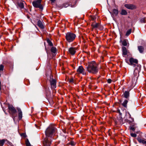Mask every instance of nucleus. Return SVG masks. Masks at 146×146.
<instances>
[{"mask_svg": "<svg viewBox=\"0 0 146 146\" xmlns=\"http://www.w3.org/2000/svg\"><path fill=\"white\" fill-rule=\"evenodd\" d=\"M56 131V128L53 125H50L45 131V138L53 139L55 132Z\"/></svg>", "mask_w": 146, "mask_h": 146, "instance_id": "1", "label": "nucleus"}, {"mask_svg": "<svg viewBox=\"0 0 146 146\" xmlns=\"http://www.w3.org/2000/svg\"><path fill=\"white\" fill-rule=\"evenodd\" d=\"M87 70L90 73L96 74L98 71V65L96 62L94 61L88 62Z\"/></svg>", "mask_w": 146, "mask_h": 146, "instance_id": "2", "label": "nucleus"}, {"mask_svg": "<svg viewBox=\"0 0 146 146\" xmlns=\"http://www.w3.org/2000/svg\"><path fill=\"white\" fill-rule=\"evenodd\" d=\"M8 111L14 120H15L17 115V110L12 105H8Z\"/></svg>", "mask_w": 146, "mask_h": 146, "instance_id": "3", "label": "nucleus"}, {"mask_svg": "<svg viewBox=\"0 0 146 146\" xmlns=\"http://www.w3.org/2000/svg\"><path fill=\"white\" fill-rule=\"evenodd\" d=\"M41 0H35L33 2L32 4L34 7L38 8L40 9H42L43 7L41 3Z\"/></svg>", "mask_w": 146, "mask_h": 146, "instance_id": "4", "label": "nucleus"}, {"mask_svg": "<svg viewBox=\"0 0 146 146\" xmlns=\"http://www.w3.org/2000/svg\"><path fill=\"white\" fill-rule=\"evenodd\" d=\"M53 139L45 138L42 142L43 146H51Z\"/></svg>", "mask_w": 146, "mask_h": 146, "instance_id": "5", "label": "nucleus"}, {"mask_svg": "<svg viewBox=\"0 0 146 146\" xmlns=\"http://www.w3.org/2000/svg\"><path fill=\"white\" fill-rule=\"evenodd\" d=\"M51 76H50V79L49 80L51 86V88L54 89L56 88V80L52 78Z\"/></svg>", "mask_w": 146, "mask_h": 146, "instance_id": "6", "label": "nucleus"}, {"mask_svg": "<svg viewBox=\"0 0 146 146\" xmlns=\"http://www.w3.org/2000/svg\"><path fill=\"white\" fill-rule=\"evenodd\" d=\"M77 72L78 74H81L83 75H85L86 74L85 69L82 66H80L78 67L77 70Z\"/></svg>", "mask_w": 146, "mask_h": 146, "instance_id": "7", "label": "nucleus"}, {"mask_svg": "<svg viewBox=\"0 0 146 146\" xmlns=\"http://www.w3.org/2000/svg\"><path fill=\"white\" fill-rule=\"evenodd\" d=\"M129 61L130 63V65L135 67L136 66V64H138V60L135 59H134L133 58H131L129 59Z\"/></svg>", "mask_w": 146, "mask_h": 146, "instance_id": "8", "label": "nucleus"}, {"mask_svg": "<svg viewBox=\"0 0 146 146\" xmlns=\"http://www.w3.org/2000/svg\"><path fill=\"white\" fill-rule=\"evenodd\" d=\"M137 139L139 143L143 144H145V146H146V139L138 137Z\"/></svg>", "mask_w": 146, "mask_h": 146, "instance_id": "9", "label": "nucleus"}, {"mask_svg": "<svg viewBox=\"0 0 146 146\" xmlns=\"http://www.w3.org/2000/svg\"><path fill=\"white\" fill-rule=\"evenodd\" d=\"M18 111V118L19 120H21L22 117L23 113L22 112L20 108H17Z\"/></svg>", "mask_w": 146, "mask_h": 146, "instance_id": "10", "label": "nucleus"}, {"mask_svg": "<svg viewBox=\"0 0 146 146\" xmlns=\"http://www.w3.org/2000/svg\"><path fill=\"white\" fill-rule=\"evenodd\" d=\"M76 48H75L70 47L68 50L69 53L72 55H74L76 52Z\"/></svg>", "mask_w": 146, "mask_h": 146, "instance_id": "11", "label": "nucleus"}, {"mask_svg": "<svg viewBox=\"0 0 146 146\" xmlns=\"http://www.w3.org/2000/svg\"><path fill=\"white\" fill-rule=\"evenodd\" d=\"M125 7L127 8L130 9H133L135 8V6L130 4H126L125 5Z\"/></svg>", "mask_w": 146, "mask_h": 146, "instance_id": "12", "label": "nucleus"}, {"mask_svg": "<svg viewBox=\"0 0 146 146\" xmlns=\"http://www.w3.org/2000/svg\"><path fill=\"white\" fill-rule=\"evenodd\" d=\"M122 50L123 55V56L127 55V51L126 48L125 47H122Z\"/></svg>", "mask_w": 146, "mask_h": 146, "instance_id": "13", "label": "nucleus"}, {"mask_svg": "<svg viewBox=\"0 0 146 146\" xmlns=\"http://www.w3.org/2000/svg\"><path fill=\"white\" fill-rule=\"evenodd\" d=\"M120 42H121L123 46H126L127 45L128 41L126 39H124L122 40L121 39L120 40Z\"/></svg>", "mask_w": 146, "mask_h": 146, "instance_id": "14", "label": "nucleus"}, {"mask_svg": "<svg viewBox=\"0 0 146 146\" xmlns=\"http://www.w3.org/2000/svg\"><path fill=\"white\" fill-rule=\"evenodd\" d=\"M37 25L41 29H43L44 28V26L41 21L39 20L38 21Z\"/></svg>", "mask_w": 146, "mask_h": 146, "instance_id": "15", "label": "nucleus"}, {"mask_svg": "<svg viewBox=\"0 0 146 146\" xmlns=\"http://www.w3.org/2000/svg\"><path fill=\"white\" fill-rule=\"evenodd\" d=\"M24 3H25V2L23 1H20L18 2V5L20 8L21 9H23L24 8Z\"/></svg>", "mask_w": 146, "mask_h": 146, "instance_id": "16", "label": "nucleus"}, {"mask_svg": "<svg viewBox=\"0 0 146 146\" xmlns=\"http://www.w3.org/2000/svg\"><path fill=\"white\" fill-rule=\"evenodd\" d=\"M138 49L140 53H143L144 52V47L141 46H138Z\"/></svg>", "mask_w": 146, "mask_h": 146, "instance_id": "17", "label": "nucleus"}, {"mask_svg": "<svg viewBox=\"0 0 146 146\" xmlns=\"http://www.w3.org/2000/svg\"><path fill=\"white\" fill-rule=\"evenodd\" d=\"M92 26L93 28H98L100 26V23H93L92 25Z\"/></svg>", "mask_w": 146, "mask_h": 146, "instance_id": "18", "label": "nucleus"}, {"mask_svg": "<svg viewBox=\"0 0 146 146\" xmlns=\"http://www.w3.org/2000/svg\"><path fill=\"white\" fill-rule=\"evenodd\" d=\"M124 97L126 98H128L129 96V93L128 91H125L123 94Z\"/></svg>", "mask_w": 146, "mask_h": 146, "instance_id": "19", "label": "nucleus"}, {"mask_svg": "<svg viewBox=\"0 0 146 146\" xmlns=\"http://www.w3.org/2000/svg\"><path fill=\"white\" fill-rule=\"evenodd\" d=\"M65 36H76V35L72 33L69 32L66 34Z\"/></svg>", "mask_w": 146, "mask_h": 146, "instance_id": "20", "label": "nucleus"}, {"mask_svg": "<svg viewBox=\"0 0 146 146\" xmlns=\"http://www.w3.org/2000/svg\"><path fill=\"white\" fill-rule=\"evenodd\" d=\"M128 102V100H125L121 104L124 107L127 108V104Z\"/></svg>", "mask_w": 146, "mask_h": 146, "instance_id": "21", "label": "nucleus"}, {"mask_svg": "<svg viewBox=\"0 0 146 146\" xmlns=\"http://www.w3.org/2000/svg\"><path fill=\"white\" fill-rule=\"evenodd\" d=\"M46 41L48 44V45L51 47L53 46V45L51 40L49 38L46 39Z\"/></svg>", "mask_w": 146, "mask_h": 146, "instance_id": "22", "label": "nucleus"}, {"mask_svg": "<svg viewBox=\"0 0 146 146\" xmlns=\"http://www.w3.org/2000/svg\"><path fill=\"white\" fill-rule=\"evenodd\" d=\"M75 37H66V40L69 42L72 41Z\"/></svg>", "mask_w": 146, "mask_h": 146, "instance_id": "23", "label": "nucleus"}, {"mask_svg": "<svg viewBox=\"0 0 146 146\" xmlns=\"http://www.w3.org/2000/svg\"><path fill=\"white\" fill-rule=\"evenodd\" d=\"M6 141H7V139H6L0 140V145L1 146H3L4 145L5 142Z\"/></svg>", "mask_w": 146, "mask_h": 146, "instance_id": "24", "label": "nucleus"}, {"mask_svg": "<svg viewBox=\"0 0 146 146\" xmlns=\"http://www.w3.org/2000/svg\"><path fill=\"white\" fill-rule=\"evenodd\" d=\"M51 51L52 53L55 54L56 53V49L55 47L52 46Z\"/></svg>", "mask_w": 146, "mask_h": 146, "instance_id": "25", "label": "nucleus"}, {"mask_svg": "<svg viewBox=\"0 0 146 146\" xmlns=\"http://www.w3.org/2000/svg\"><path fill=\"white\" fill-rule=\"evenodd\" d=\"M120 13L122 15H126L127 14V12L125 10L122 9L121 10Z\"/></svg>", "mask_w": 146, "mask_h": 146, "instance_id": "26", "label": "nucleus"}, {"mask_svg": "<svg viewBox=\"0 0 146 146\" xmlns=\"http://www.w3.org/2000/svg\"><path fill=\"white\" fill-rule=\"evenodd\" d=\"M132 31L131 29H130L128 30L125 34V35L126 36H128L131 33Z\"/></svg>", "mask_w": 146, "mask_h": 146, "instance_id": "27", "label": "nucleus"}, {"mask_svg": "<svg viewBox=\"0 0 146 146\" xmlns=\"http://www.w3.org/2000/svg\"><path fill=\"white\" fill-rule=\"evenodd\" d=\"M113 13L115 15H117L118 13V11L117 10L114 9L113 11Z\"/></svg>", "mask_w": 146, "mask_h": 146, "instance_id": "28", "label": "nucleus"}, {"mask_svg": "<svg viewBox=\"0 0 146 146\" xmlns=\"http://www.w3.org/2000/svg\"><path fill=\"white\" fill-rule=\"evenodd\" d=\"M25 144L26 146H31V145L28 140L27 139L25 141Z\"/></svg>", "mask_w": 146, "mask_h": 146, "instance_id": "29", "label": "nucleus"}, {"mask_svg": "<svg viewBox=\"0 0 146 146\" xmlns=\"http://www.w3.org/2000/svg\"><path fill=\"white\" fill-rule=\"evenodd\" d=\"M69 144H70L71 145L74 146L76 144V143L74 142L73 141H71L69 143Z\"/></svg>", "mask_w": 146, "mask_h": 146, "instance_id": "30", "label": "nucleus"}, {"mask_svg": "<svg viewBox=\"0 0 146 146\" xmlns=\"http://www.w3.org/2000/svg\"><path fill=\"white\" fill-rule=\"evenodd\" d=\"M134 74H135L134 73ZM137 78V76L134 75V76L133 77L132 80V82H134Z\"/></svg>", "mask_w": 146, "mask_h": 146, "instance_id": "31", "label": "nucleus"}, {"mask_svg": "<svg viewBox=\"0 0 146 146\" xmlns=\"http://www.w3.org/2000/svg\"><path fill=\"white\" fill-rule=\"evenodd\" d=\"M4 68V66L2 64L0 65V71H3Z\"/></svg>", "mask_w": 146, "mask_h": 146, "instance_id": "32", "label": "nucleus"}, {"mask_svg": "<svg viewBox=\"0 0 146 146\" xmlns=\"http://www.w3.org/2000/svg\"><path fill=\"white\" fill-rule=\"evenodd\" d=\"M131 135L132 137H136L137 136L136 134L135 133H131Z\"/></svg>", "mask_w": 146, "mask_h": 146, "instance_id": "33", "label": "nucleus"}, {"mask_svg": "<svg viewBox=\"0 0 146 146\" xmlns=\"http://www.w3.org/2000/svg\"><path fill=\"white\" fill-rule=\"evenodd\" d=\"M98 28L100 30H102L103 29V27L100 24V26L98 27Z\"/></svg>", "mask_w": 146, "mask_h": 146, "instance_id": "34", "label": "nucleus"}, {"mask_svg": "<svg viewBox=\"0 0 146 146\" xmlns=\"http://www.w3.org/2000/svg\"><path fill=\"white\" fill-rule=\"evenodd\" d=\"M130 129L133 131H134L135 130V128L133 126H130Z\"/></svg>", "mask_w": 146, "mask_h": 146, "instance_id": "35", "label": "nucleus"}, {"mask_svg": "<svg viewBox=\"0 0 146 146\" xmlns=\"http://www.w3.org/2000/svg\"><path fill=\"white\" fill-rule=\"evenodd\" d=\"M141 22V23H145V18H143L141 19L140 20Z\"/></svg>", "mask_w": 146, "mask_h": 146, "instance_id": "36", "label": "nucleus"}, {"mask_svg": "<svg viewBox=\"0 0 146 146\" xmlns=\"http://www.w3.org/2000/svg\"><path fill=\"white\" fill-rule=\"evenodd\" d=\"M74 81V79L73 78H71L69 80V81L70 82H73Z\"/></svg>", "mask_w": 146, "mask_h": 146, "instance_id": "37", "label": "nucleus"}, {"mask_svg": "<svg viewBox=\"0 0 146 146\" xmlns=\"http://www.w3.org/2000/svg\"><path fill=\"white\" fill-rule=\"evenodd\" d=\"M21 136L23 137H26V135L25 133H22L21 134Z\"/></svg>", "mask_w": 146, "mask_h": 146, "instance_id": "38", "label": "nucleus"}, {"mask_svg": "<svg viewBox=\"0 0 146 146\" xmlns=\"http://www.w3.org/2000/svg\"><path fill=\"white\" fill-rule=\"evenodd\" d=\"M107 82L108 83H110L111 82V79H109L107 80Z\"/></svg>", "mask_w": 146, "mask_h": 146, "instance_id": "39", "label": "nucleus"}, {"mask_svg": "<svg viewBox=\"0 0 146 146\" xmlns=\"http://www.w3.org/2000/svg\"><path fill=\"white\" fill-rule=\"evenodd\" d=\"M117 111V112L119 113L120 115H122V113H121V112H120V110L119 109H118Z\"/></svg>", "mask_w": 146, "mask_h": 146, "instance_id": "40", "label": "nucleus"}, {"mask_svg": "<svg viewBox=\"0 0 146 146\" xmlns=\"http://www.w3.org/2000/svg\"><path fill=\"white\" fill-rule=\"evenodd\" d=\"M45 49L46 50V52H48V49H47L46 48V46H45Z\"/></svg>", "mask_w": 146, "mask_h": 146, "instance_id": "41", "label": "nucleus"}, {"mask_svg": "<svg viewBox=\"0 0 146 146\" xmlns=\"http://www.w3.org/2000/svg\"><path fill=\"white\" fill-rule=\"evenodd\" d=\"M125 61L126 62H127V63H128V59H125Z\"/></svg>", "mask_w": 146, "mask_h": 146, "instance_id": "42", "label": "nucleus"}, {"mask_svg": "<svg viewBox=\"0 0 146 146\" xmlns=\"http://www.w3.org/2000/svg\"><path fill=\"white\" fill-rule=\"evenodd\" d=\"M50 1L52 2H54L55 0H50Z\"/></svg>", "mask_w": 146, "mask_h": 146, "instance_id": "43", "label": "nucleus"}, {"mask_svg": "<svg viewBox=\"0 0 146 146\" xmlns=\"http://www.w3.org/2000/svg\"><path fill=\"white\" fill-rule=\"evenodd\" d=\"M137 68H138L139 70L140 69V66H137Z\"/></svg>", "mask_w": 146, "mask_h": 146, "instance_id": "44", "label": "nucleus"}, {"mask_svg": "<svg viewBox=\"0 0 146 146\" xmlns=\"http://www.w3.org/2000/svg\"><path fill=\"white\" fill-rule=\"evenodd\" d=\"M64 132L65 133H66V131H64Z\"/></svg>", "mask_w": 146, "mask_h": 146, "instance_id": "45", "label": "nucleus"}, {"mask_svg": "<svg viewBox=\"0 0 146 146\" xmlns=\"http://www.w3.org/2000/svg\"><path fill=\"white\" fill-rule=\"evenodd\" d=\"M119 102H120V103H121V100H120Z\"/></svg>", "mask_w": 146, "mask_h": 146, "instance_id": "46", "label": "nucleus"}, {"mask_svg": "<svg viewBox=\"0 0 146 146\" xmlns=\"http://www.w3.org/2000/svg\"><path fill=\"white\" fill-rule=\"evenodd\" d=\"M82 38L83 39V37H82Z\"/></svg>", "mask_w": 146, "mask_h": 146, "instance_id": "47", "label": "nucleus"}]
</instances>
